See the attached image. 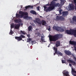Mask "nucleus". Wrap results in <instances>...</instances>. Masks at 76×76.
I'll list each match as a JSON object with an SVG mask.
<instances>
[{
	"label": "nucleus",
	"mask_w": 76,
	"mask_h": 76,
	"mask_svg": "<svg viewBox=\"0 0 76 76\" xmlns=\"http://www.w3.org/2000/svg\"><path fill=\"white\" fill-rule=\"evenodd\" d=\"M53 29L57 31H59L60 32H64V30L61 27L57 26H54L53 27Z\"/></svg>",
	"instance_id": "obj_5"
},
{
	"label": "nucleus",
	"mask_w": 76,
	"mask_h": 76,
	"mask_svg": "<svg viewBox=\"0 0 76 76\" xmlns=\"http://www.w3.org/2000/svg\"><path fill=\"white\" fill-rule=\"evenodd\" d=\"M62 11V10H59V12L60 13V15H61V14H62V13H61Z\"/></svg>",
	"instance_id": "obj_34"
},
{
	"label": "nucleus",
	"mask_w": 76,
	"mask_h": 76,
	"mask_svg": "<svg viewBox=\"0 0 76 76\" xmlns=\"http://www.w3.org/2000/svg\"><path fill=\"white\" fill-rule=\"evenodd\" d=\"M69 65L70 66H72V65L71 64H69Z\"/></svg>",
	"instance_id": "obj_40"
},
{
	"label": "nucleus",
	"mask_w": 76,
	"mask_h": 76,
	"mask_svg": "<svg viewBox=\"0 0 76 76\" xmlns=\"http://www.w3.org/2000/svg\"><path fill=\"white\" fill-rule=\"evenodd\" d=\"M66 61L68 63H71L72 61V60H70V59H67Z\"/></svg>",
	"instance_id": "obj_28"
},
{
	"label": "nucleus",
	"mask_w": 76,
	"mask_h": 76,
	"mask_svg": "<svg viewBox=\"0 0 76 76\" xmlns=\"http://www.w3.org/2000/svg\"><path fill=\"white\" fill-rule=\"evenodd\" d=\"M40 18H41V17H41V16H40Z\"/></svg>",
	"instance_id": "obj_45"
},
{
	"label": "nucleus",
	"mask_w": 76,
	"mask_h": 76,
	"mask_svg": "<svg viewBox=\"0 0 76 76\" xmlns=\"http://www.w3.org/2000/svg\"><path fill=\"white\" fill-rule=\"evenodd\" d=\"M38 30V29L37 28L36 29V31H37V30Z\"/></svg>",
	"instance_id": "obj_43"
},
{
	"label": "nucleus",
	"mask_w": 76,
	"mask_h": 76,
	"mask_svg": "<svg viewBox=\"0 0 76 76\" xmlns=\"http://www.w3.org/2000/svg\"><path fill=\"white\" fill-rule=\"evenodd\" d=\"M33 7H34L32 6H31V5H28V6H26L25 7V8L26 9H28V8H30V9H33Z\"/></svg>",
	"instance_id": "obj_17"
},
{
	"label": "nucleus",
	"mask_w": 76,
	"mask_h": 76,
	"mask_svg": "<svg viewBox=\"0 0 76 76\" xmlns=\"http://www.w3.org/2000/svg\"><path fill=\"white\" fill-rule=\"evenodd\" d=\"M19 13L20 15H28V13L26 12H25L21 11H19Z\"/></svg>",
	"instance_id": "obj_8"
},
{
	"label": "nucleus",
	"mask_w": 76,
	"mask_h": 76,
	"mask_svg": "<svg viewBox=\"0 0 76 76\" xmlns=\"http://www.w3.org/2000/svg\"><path fill=\"white\" fill-rule=\"evenodd\" d=\"M15 22L16 23H19V22H22V21L21 20H20V19H17L15 20Z\"/></svg>",
	"instance_id": "obj_21"
},
{
	"label": "nucleus",
	"mask_w": 76,
	"mask_h": 76,
	"mask_svg": "<svg viewBox=\"0 0 76 76\" xmlns=\"http://www.w3.org/2000/svg\"><path fill=\"white\" fill-rule=\"evenodd\" d=\"M15 39L18 40V41H22V38H25V36L21 34L20 36V37H15Z\"/></svg>",
	"instance_id": "obj_6"
},
{
	"label": "nucleus",
	"mask_w": 76,
	"mask_h": 76,
	"mask_svg": "<svg viewBox=\"0 0 76 76\" xmlns=\"http://www.w3.org/2000/svg\"><path fill=\"white\" fill-rule=\"evenodd\" d=\"M62 16H66V15H68V11H64L62 12Z\"/></svg>",
	"instance_id": "obj_14"
},
{
	"label": "nucleus",
	"mask_w": 76,
	"mask_h": 76,
	"mask_svg": "<svg viewBox=\"0 0 76 76\" xmlns=\"http://www.w3.org/2000/svg\"><path fill=\"white\" fill-rule=\"evenodd\" d=\"M66 32L68 35H73L75 37H76V30L70 29V30H66Z\"/></svg>",
	"instance_id": "obj_4"
},
{
	"label": "nucleus",
	"mask_w": 76,
	"mask_h": 76,
	"mask_svg": "<svg viewBox=\"0 0 76 76\" xmlns=\"http://www.w3.org/2000/svg\"><path fill=\"white\" fill-rule=\"evenodd\" d=\"M71 63L72 64V65H73V66L76 65V62L72 60V61H71Z\"/></svg>",
	"instance_id": "obj_22"
},
{
	"label": "nucleus",
	"mask_w": 76,
	"mask_h": 76,
	"mask_svg": "<svg viewBox=\"0 0 76 76\" xmlns=\"http://www.w3.org/2000/svg\"><path fill=\"white\" fill-rule=\"evenodd\" d=\"M32 42V45H33V44H34L36 43V41L35 40H33L31 41Z\"/></svg>",
	"instance_id": "obj_30"
},
{
	"label": "nucleus",
	"mask_w": 76,
	"mask_h": 76,
	"mask_svg": "<svg viewBox=\"0 0 76 76\" xmlns=\"http://www.w3.org/2000/svg\"><path fill=\"white\" fill-rule=\"evenodd\" d=\"M31 41V39L29 38L28 39V41H27V42H29Z\"/></svg>",
	"instance_id": "obj_35"
},
{
	"label": "nucleus",
	"mask_w": 76,
	"mask_h": 76,
	"mask_svg": "<svg viewBox=\"0 0 76 76\" xmlns=\"http://www.w3.org/2000/svg\"><path fill=\"white\" fill-rule=\"evenodd\" d=\"M44 39H43V37L41 36V41H42V42H45V41H44Z\"/></svg>",
	"instance_id": "obj_32"
},
{
	"label": "nucleus",
	"mask_w": 76,
	"mask_h": 76,
	"mask_svg": "<svg viewBox=\"0 0 76 76\" xmlns=\"http://www.w3.org/2000/svg\"><path fill=\"white\" fill-rule=\"evenodd\" d=\"M45 6H44V10L46 12H50L52 10H53L55 9V7H57V6H60V4L59 3H56V4L54 1H52V2H50V4H49V2H48V4H47L45 5ZM50 6L47 8V7L46 6Z\"/></svg>",
	"instance_id": "obj_1"
},
{
	"label": "nucleus",
	"mask_w": 76,
	"mask_h": 76,
	"mask_svg": "<svg viewBox=\"0 0 76 76\" xmlns=\"http://www.w3.org/2000/svg\"><path fill=\"white\" fill-rule=\"evenodd\" d=\"M37 9L38 10H39V7L38 6L37 7Z\"/></svg>",
	"instance_id": "obj_37"
},
{
	"label": "nucleus",
	"mask_w": 76,
	"mask_h": 76,
	"mask_svg": "<svg viewBox=\"0 0 76 76\" xmlns=\"http://www.w3.org/2000/svg\"><path fill=\"white\" fill-rule=\"evenodd\" d=\"M28 16H25L23 17V19H28Z\"/></svg>",
	"instance_id": "obj_29"
},
{
	"label": "nucleus",
	"mask_w": 76,
	"mask_h": 76,
	"mask_svg": "<svg viewBox=\"0 0 76 76\" xmlns=\"http://www.w3.org/2000/svg\"><path fill=\"white\" fill-rule=\"evenodd\" d=\"M69 9L71 10H73L75 9V8L74 7V5L70 4H69Z\"/></svg>",
	"instance_id": "obj_13"
},
{
	"label": "nucleus",
	"mask_w": 76,
	"mask_h": 76,
	"mask_svg": "<svg viewBox=\"0 0 76 76\" xmlns=\"http://www.w3.org/2000/svg\"><path fill=\"white\" fill-rule=\"evenodd\" d=\"M18 34L21 35H22V34L23 35H25L26 33L25 32H23V31L21 30L20 32H18Z\"/></svg>",
	"instance_id": "obj_19"
},
{
	"label": "nucleus",
	"mask_w": 76,
	"mask_h": 76,
	"mask_svg": "<svg viewBox=\"0 0 76 76\" xmlns=\"http://www.w3.org/2000/svg\"><path fill=\"white\" fill-rule=\"evenodd\" d=\"M16 16L17 18H22L23 17V15H20L18 14H16Z\"/></svg>",
	"instance_id": "obj_12"
},
{
	"label": "nucleus",
	"mask_w": 76,
	"mask_h": 76,
	"mask_svg": "<svg viewBox=\"0 0 76 76\" xmlns=\"http://www.w3.org/2000/svg\"><path fill=\"white\" fill-rule=\"evenodd\" d=\"M56 19L57 20H60V17L58 16H57Z\"/></svg>",
	"instance_id": "obj_31"
},
{
	"label": "nucleus",
	"mask_w": 76,
	"mask_h": 76,
	"mask_svg": "<svg viewBox=\"0 0 76 76\" xmlns=\"http://www.w3.org/2000/svg\"><path fill=\"white\" fill-rule=\"evenodd\" d=\"M19 27H20V24H17L15 26L14 29H19Z\"/></svg>",
	"instance_id": "obj_16"
},
{
	"label": "nucleus",
	"mask_w": 76,
	"mask_h": 76,
	"mask_svg": "<svg viewBox=\"0 0 76 76\" xmlns=\"http://www.w3.org/2000/svg\"><path fill=\"white\" fill-rule=\"evenodd\" d=\"M23 32H25V31H23Z\"/></svg>",
	"instance_id": "obj_46"
},
{
	"label": "nucleus",
	"mask_w": 76,
	"mask_h": 76,
	"mask_svg": "<svg viewBox=\"0 0 76 76\" xmlns=\"http://www.w3.org/2000/svg\"><path fill=\"white\" fill-rule=\"evenodd\" d=\"M64 52L68 56H70V55H71V52L69 50H65Z\"/></svg>",
	"instance_id": "obj_11"
},
{
	"label": "nucleus",
	"mask_w": 76,
	"mask_h": 76,
	"mask_svg": "<svg viewBox=\"0 0 76 76\" xmlns=\"http://www.w3.org/2000/svg\"><path fill=\"white\" fill-rule=\"evenodd\" d=\"M73 2L74 3V4H75L76 7L75 8V10L76 11V0H73Z\"/></svg>",
	"instance_id": "obj_27"
},
{
	"label": "nucleus",
	"mask_w": 76,
	"mask_h": 76,
	"mask_svg": "<svg viewBox=\"0 0 76 76\" xmlns=\"http://www.w3.org/2000/svg\"><path fill=\"white\" fill-rule=\"evenodd\" d=\"M48 31H50L51 30V28H50H50L48 29Z\"/></svg>",
	"instance_id": "obj_38"
},
{
	"label": "nucleus",
	"mask_w": 76,
	"mask_h": 76,
	"mask_svg": "<svg viewBox=\"0 0 76 76\" xmlns=\"http://www.w3.org/2000/svg\"><path fill=\"white\" fill-rule=\"evenodd\" d=\"M69 44L71 45H73L74 46H76V42L75 41H69Z\"/></svg>",
	"instance_id": "obj_10"
},
{
	"label": "nucleus",
	"mask_w": 76,
	"mask_h": 76,
	"mask_svg": "<svg viewBox=\"0 0 76 76\" xmlns=\"http://www.w3.org/2000/svg\"><path fill=\"white\" fill-rule=\"evenodd\" d=\"M62 63L63 64L65 63H66V61L64 60H61Z\"/></svg>",
	"instance_id": "obj_33"
},
{
	"label": "nucleus",
	"mask_w": 76,
	"mask_h": 76,
	"mask_svg": "<svg viewBox=\"0 0 76 76\" xmlns=\"http://www.w3.org/2000/svg\"><path fill=\"white\" fill-rule=\"evenodd\" d=\"M63 37L62 35L60 34H57L54 35H50L49 36L50 41H56Z\"/></svg>",
	"instance_id": "obj_2"
},
{
	"label": "nucleus",
	"mask_w": 76,
	"mask_h": 76,
	"mask_svg": "<svg viewBox=\"0 0 76 76\" xmlns=\"http://www.w3.org/2000/svg\"><path fill=\"white\" fill-rule=\"evenodd\" d=\"M27 36L28 37V38H30V34H27Z\"/></svg>",
	"instance_id": "obj_36"
},
{
	"label": "nucleus",
	"mask_w": 76,
	"mask_h": 76,
	"mask_svg": "<svg viewBox=\"0 0 76 76\" xmlns=\"http://www.w3.org/2000/svg\"><path fill=\"white\" fill-rule=\"evenodd\" d=\"M53 1H57V0H53Z\"/></svg>",
	"instance_id": "obj_42"
},
{
	"label": "nucleus",
	"mask_w": 76,
	"mask_h": 76,
	"mask_svg": "<svg viewBox=\"0 0 76 76\" xmlns=\"http://www.w3.org/2000/svg\"><path fill=\"white\" fill-rule=\"evenodd\" d=\"M34 22V23H37L38 24L41 25L42 23V25H45L46 24V21L44 20H42V22L41 21V20L40 19L38 18H35V20H33Z\"/></svg>",
	"instance_id": "obj_3"
},
{
	"label": "nucleus",
	"mask_w": 76,
	"mask_h": 76,
	"mask_svg": "<svg viewBox=\"0 0 76 76\" xmlns=\"http://www.w3.org/2000/svg\"><path fill=\"white\" fill-rule=\"evenodd\" d=\"M30 13L32 14H33V15H37V12H36L34 10H31L30 11Z\"/></svg>",
	"instance_id": "obj_18"
},
{
	"label": "nucleus",
	"mask_w": 76,
	"mask_h": 76,
	"mask_svg": "<svg viewBox=\"0 0 76 76\" xmlns=\"http://www.w3.org/2000/svg\"><path fill=\"white\" fill-rule=\"evenodd\" d=\"M61 1V4L63 5L64 4V0H59Z\"/></svg>",
	"instance_id": "obj_23"
},
{
	"label": "nucleus",
	"mask_w": 76,
	"mask_h": 76,
	"mask_svg": "<svg viewBox=\"0 0 76 76\" xmlns=\"http://www.w3.org/2000/svg\"><path fill=\"white\" fill-rule=\"evenodd\" d=\"M69 72L68 71H66V72H62L63 75L66 76H70L69 74Z\"/></svg>",
	"instance_id": "obj_15"
},
{
	"label": "nucleus",
	"mask_w": 76,
	"mask_h": 76,
	"mask_svg": "<svg viewBox=\"0 0 76 76\" xmlns=\"http://www.w3.org/2000/svg\"><path fill=\"white\" fill-rule=\"evenodd\" d=\"M72 20L73 22H76V17L74 16L72 18Z\"/></svg>",
	"instance_id": "obj_24"
},
{
	"label": "nucleus",
	"mask_w": 76,
	"mask_h": 76,
	"mask_svg": "<svg viewBox=\"0 0 76 76\" xmlns=\"http://www.w3.org/2000/svg\"><path fill=\"white\" fill-rule=\"evenodd\" d=\"M22 6H21V8H22Z\"/></svg>",
	"instance_id": "obj_44"
},
{
	"label": "nucleus",
	"mask_w": 76,
	"mask_h": 76,
	"mask_svg": "<svg viewBox=\"0 0 76 76\" xmlns=\"http://www.w3.org/2000/svg\"><path fill=\"white\" fill-rule=\"evenodd\" d=\"M56 53H55H55H54V56H55V55H56Z\"/></svg>",
	"instance_id": "obj_41"
},
{
	"label": "nucleus",
	"mask_w": 76,
	"mask_h": 76,
	"mask_svg": "<svg viewBox=\"0 0 76 76\" xmlns=\"http://www.w3.org/2000/svg\"><path fill=\"white\" fill-rule=\"evenodd\" d=\"M32 27L31 26H30L28 27V30L29 31H31L32 29Z\"/></svg>",
	"instance_id": "obj_25"
},
{
	"label": "nucleus",
	"mask_w": 76,
	"mask_h": 76,
	"mask_svg": "<svg viewBox=\"0 0 76 76\" xmlns=\"http://www.w3.org/2000/svg\"><path fill=\"white\" fill-rule=\"evenodd\" d=\"M37 36H39V37H41V34L39 32L36 33L35 35H37Z\"/></svg>",
	"instance_id": "obj_26"
},
{
	"label": "nucleus",
	"mask_w": 76,
	"mask_h": 76,
	"mask_svg": "<svg viewBox=\"0 0 76 76\" xmlns=\"http://www.w3.org/2000/svg\"><path fill=\"white\" fill-rule=\"evenodd\" d=\"M11 29L10 32V35H12L13 34V31L12 30V28H14L15 25L14 24H12L11 25Z\"/></svg>",
	"instance_id": "obj_9"
},
{
	"label": "nucleus",
	"mask_w": 76,
	"mask_h": 76,
	"mask_svg": "<svg viewBox=\"0 0 76 76\" xmlns=\"http://www.w3.org/2000/svg\"><path fill=\"white\" fill-rule=\"evenodd\" d=\"M53 50H55V53H56V54H58L59 55H60V56H63V53H62L60 52L59 51H57V48H56V47H54L53 48Z\"/></svg>",
	"instance_id": "obj_7"
},
{
	"label": "nucleus",
	"mask_w": 76,
	"mask_h": 76,
	"mask_svg": "<svg viewBox=\"0 0 76 76\" xmlns=\"http://www.w3.org/2000/svg\"><path fill=\"white\" fill-rule=\"evenodd\" d=\"M60 45V42L59 41H56V46L57 47Z\"/></svg>",
	"instance_id": "obj_20"
},
{
	"label": "nucleus",
	"mask_w": 76,
	"mask_h": 76,
	"mask_svg": "<svg viewBox=\"0 0 76 76\" xmlns=\"http://www.w3.org/2000/svg\"><path fill=\"white\" fill-rule=\"evenodd\" d=\"M74 59L75 60V61L76 62V58L75 57H74Z\"/></svg>",
	"instance_id": "obj_39"
}]
</instances>
